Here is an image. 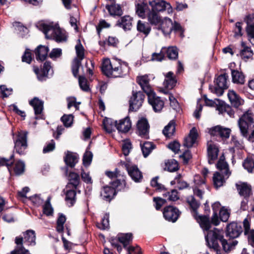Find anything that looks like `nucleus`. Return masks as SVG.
<instances>
[{"instance_id": "nucleus-51", "label": "nucleus", "mask_w": 254, "mask_h": 254, "mask_svg": "<svg viewBox=\"0 0 254 254\" xmlns=\"http://www.w3.org/2000/svg\"><path fill=\"white\" fill-rule=\"evenodd\" d=\"M187 201L189 204L190 208L195 212L199 207L200 203L195 200L193 196H189L187 198Z\"/></svg>"}, {"instance_id": "nucleus-56", "label": "nucleus", "mask_w": 254, "mask_h": 254, "mask_svg": "<svg viewBox=\"0 0 254 254\" xmlns=\"http://www.w3.org/2000/svg\"><path fill=\"white\" fill-rule=\"evenodd\" d=\"M243 165L249 172H252L254 168V161L253 159L247 158L244 160Z\"/></svg>"}, {"instance_id": "nucleus-52", "label": "nucleus", "mask_w": 254, "mask_h": 254, "mask_svg": "<svg viewBox=\"0 0 254 254\" xmlns=\"http://www.w3.org/2000/svg\"><path fill=\"white\" fill-rule=\"evenodd\" d=\"M66 221V218L63 214H60L57 221V231L59 233H62L64 230V225Z\"/></svg>"}, {"instance_id": "nucleus-9", "label": "nucleus", "mask_w": 254, "mask_h": 254, "mask_svg": "<svg viewBox=\"0 0 254 254\" xmlns=\"http://www.w3.org/2000/svg\"><path fill=\"white\" fill-rule=\"evenodd\" d=\"M144 99V95L141 91H132V95L129 100V109L132 111H136L142 106Z\"/></svg>"}, {"instance_id": "nucleus-50", "label": "nucleus", "mask_w": 254, "mask_h": 254, "mask_svg": "<svg viewBox=\"0 0 254 254\" xmlns=\"http://www.w3.org/2000/svg\"><path fill=\"white\" fill-rule=\"evenodd\" d=\"M164 51L166 52L167 56L169 59L175 60L178 58V52L176 47H170L167 50L165 48V51Z\"/></svg>"}, {"instance_id": "nucleus-57", "label": "nucleus", "mask_w": 254, "mask_h": 254, "mask_svg": "<svg viewBox=\"0 0 254 254\" xmlns=\"http://www.w3.org/2000/svg\"><path fill=\"white\" fill-rule=\"evenodd\" d=\"M131 148V143L129 140L124 141L122 144V151L125 156H127L129 154Z\"/></svg>"}, {"instance_id": "nucleus-39", "label": "nucleus", "mask_w": 254, "mask_h": 254, "mask_svg": "<svg viewBox=\"0 0 254 254\" xmlns=\"http://www.w3.org/2000/svg\"><path fill=\"white\" fill-rule=\"evenodd\" d=\"M242 49L241 50L240 55L241 57L244 60H248L253 56V53L251 48L246 46L244 42L241 43Z\"/></svg>"}, {"instance_id": "nucleus-2", "label": "nucleus", "mask_w": 254, "mask_h": 254, "mask_svg": "<svg viewBox=\"0 0 254 254\" xmlns=\"http://www.w3.org/2000/svg\"><path fill=\"white\" fill-rule=\"evenodd\" d=\"M37 27L44 33L47 39H55L57 42H64L67 40L65 31L60 28L58 24L40 22Z\"/></svg>"}, {"instance_id": "nucleus-13", "label": "nucleus", "mask_w": 254, "mask_h": 254, "mask_svg": "<svg viewBox=\"0 0 254 254\" xmlns=\"http://www.w3.org/2000/svg\"><path fill=\"white\" fill-rule=\"evenodd\" d=\"M120 182L117 181L112 183V187L105 186L101 191V196L102 198L106 201H110L116 194V190L114 187H118Z\"/></svg>"}, {"instance_id": "nucleus-7", "label": "nucleus", "mask_w": 254, "mask_h": 254, "mask_svg": "<svg viewBox=\"0 0 254 254\" xmlns=\"http://www.w3.org/2000/svg\"><path fill=\"white\" fill-rule=\"evenodd\" d=\"M253 123V115L251 113H246L239 119L238 126L243 136H247L249 126Z\"/></svg>"}, {"instance_id": "nucleus-43", "label": "nucleus", "mask_w": 254, "mask_h": 254, "mask_svg": "<svg viewBox=\"0 0 254 254\" xmlns=\"http://www.w3.org/2000/svg\"><path fill=\"white\" fill-rule=\"evenodd\" d=\"M141 150L144 157H147L151 152L154 149V144L151 142H145L141 144Z\"/></svg>"}, {"instance_id": "nucleus-22", "label": "nucleus", "mask_w": 254, "mask_h": 254, "mask_svg": "<svg viewBox=\"0 0 254 254\" xmlns=\"http://www.w3.org/2000/svg\"><path fill=\"white\" fill-rule=\"evenodd\" d=\"M29 104L34 109L35 114L37 116L36 119L39 118L43 110V102L37 97H34L29 101Z\"/></svg>"}, {"instance_id": "nucleus-35", "label": "nucleus", "mask_w": 254, "mask_h": 254, "mask_svg": "<svg viewBox=\"0 0 254 254\" xmlns=\"http://www.w3.org/2000/svg\"><path fill=\"white\" fill-rule=\"evenodd\" d=\"M231 74L232 81L237 84H243L245 82V77L244 74L237 70H232Z\"/></svg>"}, {"instance_id": "nucleus-59", "label": "nucleus", "mask_w": 254, "mask_h": 254, "mask_svg": "<svg viewBox=\"0 0 254 254\" xmlns=\"http://www.w3.org/2000/svg\"><path fill=\"white\" fill-rule=\"evenodd\" d=\"M158 177H156L151 181V185L152 187L155 188L156 190L161 191L165 190V188L164 185L158 182Z\"/></svg>"}, {"instance_id": "nucleus-3", "label": "nucleus", "mask_w": 254, "mask_h": 254, "mask_svg": "<svg viewBox=\"0 0 254 254\" xmlns=\"http://www.w3.org/2000/svg\"><path fill=\"white\" fill-rule=\"evenodd\" d=\"M120 65V60L113 59L112 61L109 59H105L103 61L102 71L109 77L116 78L118 75V66Z\"/></svg>"}, {"instance_id": "nucleus-53", "label": "nucleus", "mask_w": 254, "mask_h": 254, "mask_svg": "<svg viewBox=\"0 0 254 254\" xmlns=\"http://www.w3.org/2000/svg\"><path fill=\"white\" fill-rule=\"evenodd\" d=\"M43 213L47 216L52 215L53 213V209L50 203V197H48L45 204L43 205Z\"/></svg>"}, {"instance_id": "nucleus-41", "label": "nucleus", "mask_w": 254, "mask_h": 254, "mask_svg": "<svg viewBox=\"0 0 254 254\" xmlns=\"http://www.w3.org/2000/svg\"><path fill=\"white\" fill-rule=\"evenodd\" d=\"M68 180L69 184L66 186V189L70 188V186L72 185L73 188L76 189L79 183V176L78 174L74 172H70L68 175Z\"/></svg>"}, {"instance_id": "nucleus-28", "label": "nucleus", "mask_w": 254, "mask_h": 254, "mask_svg": "<svg viewBox=\"0 0 254 254\" xmlns=\"http://www.w3.org/2000/svg\"><path fill=\"white\" fill-rule=\"evenodd\" d=\"M24 239L23 242L26 243L27 245L34 246L36 244V235L35 231L32 230H28L23 233ZM22 238V237H21ZM22 239H23L22 238Z\"/></svg>"}, {"instance_id": "nucleus-64", "label": "nucleus", "mask_w": 254, "mask_h": 254, "mask_svg": "<svg viewBox=\"0 0 254 254\" xmlns=\"http://www.w3.org/2000/svg\"><path fill=\"white\" fill-rule=\"evenodd\" d=\"M165 48L164 47L162 49L161 51L159 53H154L152 55V61H161L164 58V51Z\"/></svg>"}, {"instance_id": "nucleus-4", "label": "nucleus", "mask_w": 254, "mask_h": 254, "mask_svg": "<svg viewBox=\"0 0 254 254\" xmlns=\"http://www.w3.org/2000/svg\"><path fill=\"white\" fill-rule=\"evenodd\" d=\"M27 131L21 130L14 139L15 150L20 155L24 154V150L27 147Z\"/></svg>"}, {"instance_id": "nucleus-61", "label": "nucleus", "mask_w": 254, "mask_h": 254, "mask_svg": "<svg viewBox=\"0 0 254 254\" xmlns=\"http://www.w3.org/2000/svg\"><path fill=\"white\" fill-rule=\"evenodd\" d=\"M220 218L223 222H226L230 216V211L228 209L222 208L219 211Z\"/></svg>"}, {"instance_id": "nucleus-46", "label": "nucleus", "mask_w": 254, "mask_h": 254, "mask_svg": "<svg viewBox=\"0 0 254 254\" xmlns=\"http://www.w3.org/2000/svg\"><path fill=\"white\" fill-rule=\"evenodd\" d=\"M14 173L16 175H20L23 173L25 170V164L23 162L18 161L14 164L13 166Z\"/></svg>"}, {"instance_id": "nucleus-12", "label": "nucleus", "mask_w": 254, "mask_h": 254, "mask_svg": "<svg viewBox=\"0 0 254 254\" xmlns=\"http://www.w3.org/2000/svg\"><path fill=\"white\" fill-rule=\"evenodd\" d=\"M181 212L176 207L168 206L164 208L163 215L165 219L168 221L175 222L178 219Z\"/></svg>"}, {"instance_id": "nucleus-33", "label": "nucleus", "mask_w": 254, "mask_h": 254, "mask_svg": "<svg viewBox=\"0 0 254 254\" xmlns=\"http://www.w3.org/2000/svg\"><path fill=\"white\" fill-rule=\"evenodd\" d=\"M106 8L108 10L110 14L112 16H120L123 14L121 6L115 3L110 5L107 4Z\"/></svg>"}, {"instance_id": "nucleus-11", "label": "nucleus", "mask_w": 254, "mask_h": 254, "mask_svg": "<svg viewBox=\"0 0 254 254\" xmlns=\"http://www.w3.org/2000/svg\"><path fill=\"white\" fill-rule=\"evenodd\" d=\"M242 232L241 224L233 222L227 225L226 235L227 237L233 239L238 238Z\"/></svg>"}, {"instance_id": "nucleus-62", "label": "nucleus", "mask_w": 254, "mask_h": 254, "mask_svg": "<svg viewBox=\"0 0 254 254\" xmlns=\"http://www.w3.org/2000/svg\"><path fill=\"white\" fill-rule=\"evenodd\" d=\"M67 108L70 109L72 107H74L76 110H78L79 108V105L80 104V102H77L76 101V98L73 97H68L67 98Z\"/></svg>"}, {"instance_id": "nucleus-48", "label": "nucleus", "mask_w": 254, "mask_h": 254, "mask_svg": "<svg viewBox=\"0 0 254 254\" xmlns=\"http://www.w3.org/2000/svg\"><path fill=\"white\" fill-rule=\"evenodd\" d=\"M78 82L82 90L85 92H89L90 91L88 81L85 77L79 76L78 77Z\"/></svg>"}, {"instance_id": "nucleus-37", "label": "nucleus", "mask_w": 254, "mask_h": 254, "mask_svg": "<svg viewBox=\"0 0 254 254\" xmlns=\"http://www.w3.org/2000/svg\"><path fill=\"white\" fill-rule=\"evenodd\" d=\"M72 190L66 189L65 192V201L69 206H71L75 202L76 191L74 188Z\"/></svg>"}, {"instance_id": "nucleus-8", "label": "nucleus", "mask_w": 254, "mask_h": 254, "mask_svg": "<svg viewBox=\"0 0 254 254\" xmlns=\"http://www.w3.org/2000/svg\"><path fill=\"white\" fill-rule=\"evenodd\" d=\"M149 4L154 11H162L167 10L168 13L173 12V8L170 3L164 0H152Z\"/></svg>"}, {"instance_id": "nucleus-30", "label": "nucleus", "mask_w": 254, "mask_h": 254, "mask_svg": "<svg viewBox=\"0 0 254 254\" xmlns=\"http://www.w3.org/2000/svg\"><path fill=\"white\" fill-rule=\"evenodd\" d=\"M23 239L21 237H16L15 243L17 246L15 249L11 252L10 254H30L29 251L22 246Z\"/></svg>"}, {"instance_id": "nucleus-54", "label": "nucleus", "mask_w": 254, "mask_h": 254, "mask_svg": "<svg viewBox=\"0 0 254 254\" xmlns=\"http://www.w3.org/2000/svg\"><path fill=\"white\" fill-rule=\"evenodd\" d=\"M61 121L66 127H70L73 121V116L72 114L64 115L61 118Z\"/></svg>"}, {"instance_id": "nucleus-45", "label": "nucleus", "mask_w": 254, "mask_h": 254, "mask_svg": "<svg viewBox=\"0 0 254 254\" xmlns=\"http://www.w3.org/2000/svg\"><path fill=\"white\" fill-rule=\"evenodd\" d=\"M147 12V5L144 3H138L136 5V13L142 18L145 17L146 13Z\"/></svg>"}, {"instance_id": "nucleus-63", "label": "nucleus", "mask_w": 254, "mask_h": 254, "mask_svg": "<svg viewBox=\"0 0 254 254\" xmlns=\"http://www.w3.org/2000/svg\"><path fill=\"white\" fill-rule=\"evenodd\" d=\"M92 157V153L90 151H86L84 153L83 157V163L84 166H88L90 164Z\"/></svg>"}, {"instance_id": "nucleus-31", "label": "nucleus", "mask_w": 254, "mask_h": 254, "mask_svg": "<svg viewBox=\"0 0 254 254\" xmlns=\"http://www.w3.org/2000/svg\"><path fill=\"white\" fill-rule=\"evenodd\" d=\"M65 164L69 167L72 168L78 161V157L76 154L67 152L64 158Z\"/></svg>"}, {"instance_id": "nucleus-25", "label": "nucleus", "mask_w": 254, "mask_h": 254, "mask_svg": "<svg viewBox=\"0 0 254 254\" xmlns=\"http://www.w3.org/2000/svg\"><path fill=\"white\" fill-rule=\"evenodd\" d=\"M131 127V123L129 117H127L120 120L117 125V129L122 132H127Z\"/></svg>"}, {"instance_id": "nucleus-24", "label": "nucleus", "mask_w": 254, "mask_h": 254, "mask_svg": "<svg viewBox=\"0 0 254 254\" xmlns=\"http://www.w3.org/2000/svg\"><path fill=\"white\" fill-rule=\"evenodd\" d=\"M228 97L232 105L235 108L239 107L244 103V100L234 90H229Z\"/></svg>"}, {"instance_id": "nucleus-42", "label": "nucleus", "mask_w": 254, "mask_h": 254, "mask_svg": "<svg viewBox=\"0 0 254 254\" xmlns=\"http://www.w3.org/2000/svg\"><path fill=\"white\" fill-rule=\"evenodd\" d=\"M137 30L138 32L143 33L146 36L150 33L151 27L148 23L139 20L137 24Z\"/></svg>"}, {"instance_id": "nucleus-6", "label": "nucleus", "mask_w": 254, "mask_h": 254, "mask_svg": "<svg viewBox=\"0 0 254 254\" xmlns=\"http://www.w3.org/2000/svg\"><path fill=\"white\" fill-rule=\"evenodd\" d=\"M228 77V76L226 73L218 76L215 81V86L210 88L211 91L215 93L217 96L222 95L224 93V90L228 88L227 82Z\"/></svg>"}, {"instance_id": "nucleus-1", "label": "nucleus", "mask_w": 254, "mask_h": 254, "mask_svg": "<svg viewBox=\"0 0 254 254\" xmlns=\"http://www.w3.org/2000/svg\"><path fill=\"white\" fill-rule=\"evenodd\" d=\"M219 206L220 203L218 202L215 203L212 205L214 212L211 219V222L210 221L209 217L207 216L200 215L196 217V219L202 229L207 232V234H205V236L207 246L216 251L217 254H221L218 242L221 243L223 250L227 253L233 249L238 244L237 240L227 241L223 239V233L221 230L216 228H214L213 230H209L211 223L215 226L219 224L220 221L217 214V210L215 209V207H218Z\"/></svg>"}, {"instance_id": "nucleus-60", "label": "nucleus", "mask_w": 254, "mask_h": 254, "mask_svg": "<svg viewBox=\"0 0 254 254\" xmlns=\"http://www.w3.org/2000/svg\"><path fill=\"white\" fill-rule=\"evenodd\" d=\"M12 92V88H7L4 85L0 86V94L2 98L7 97L9 95L11 94Z\"/></svg>"}, {"instance_id": "nucleus-34", "label": "nucleus", "mask_w": 254, "mask_h": 254, "mask_svg": "<svg viewBox=\"0 0 254 254\" xmlns=\"http://www.w3.org/2000/svg\"><path fill=\"white\" fill-rule=\"evenodd\" d=\"M103 124L105 130L108 133H111L115 130V128H117L118 123L112 119L106 118L104 119Z\"/></svg>"}, {"instance_id": "nucleus-5", "label": "nucleus", "mask_w": 254, "mask_h": 254, "mask_svg": "<svg viewBox=\"0 0 254 254\" xmlns=\"http://www.w3.org/2000/svg\"><path fill=\"white\" fill-rule=\"evenodd\" d=\"M131 241L132 234L127 233L119 235L118 238H112L110 240V242L112 246L117 248L119 253H121L122 250V248L120 245L119 243H122L124 245V248H126L127 246L130 242H131Z\"/></svg>"}, {"instance_id": "nucleus-18", "label": "nucleus", "mask_w": 254, "mask_h": 254, "mask_svg": "<svg viewBox=\"0 0 254 254\" xmlns=\"http://www.w3.org/2000/svg\"><path fill=\"white\" fill-rule=\"evenodd\" d=\"M219 149L218 147L212 141L208 142L207 153L208 156V162L212 164L213 161L217 158Z\"/></svg>"}, {"instance_id": "nucleus-32", "label": "nucleus", "mask_w": 254, "mask_h": 254, "mask_svg": "<svg viewBox=\"0 0 254 254\" xmlns=\"http://www.w3.org/2000/svg\"><path fill=\"white\" fill-rule=\"evenodd\" d=\"M228 178L225 174H221L220 172H215L213 177V182L214 187L218 189L223 185L225 180Z\"/></svg>"}, {"instance_id": "nucleus-26", "label": "nucleus", "mask_w": 254, "mask_h": 254, "mask_svg": "<svg viewBox=\"0 0 254 254\" xmlns=\"http://www.w3.org/2000/svg\"><path fill=\"white\" fill-rule=\"evenodd\" d=\"M132 18L128 15L124 16L118 20L117 25L125 31L129 30L132 27Z\"/></svg>"}, {"instance_id": "nucleus-14", "label": "nucleus", "mask_w": 254, "mask_h": 254, "mask_svg": "<svg viewBox=\"0 0 254 254\" xmlns=\"http://www.w3.org/2000/svg\"><path fill=\"white\" fill-rule=\"evenodd\" d=\"M136 127L137 133L139 136L144 138H148L149 126L146 119H139L137 121Z\"/></svg>"}, {"instance_id": "nucleus-15", "label": "nucleus", "mask_w": 254, "mask_h": 254, "mask_svg": "<svg viewBox=\"0 0 254 254\" xmlns=\"http://www.w3.org/2000/svg\"><path fill=\"white\" fill-rule=\"evenodd\" d=\"M147 96L148 102L152 106L154 111L156 112H160L164 106V102L159 97L156 96L154 92Z\"/></svg>"}, {"instance_id": "nucleus-36", "label": "nucleus", "mask_w": 254, "mask_h": 254, "mask_svg": "<svg viewBox=\"0 0 254 254\" xmlns=\"http://www.w3.org/2000/svg\"><path fill=\"white\" fill-rule=\"evenodd\" d=\"M129 70L128 64L120 60V65L118 66V75L116 77H123L127 75Z\"/></svg>"}, {"instance_id": "nucleus-17", "label": "nucleus", "mask_w": 254, "mask_h": 254, "mask_svg": "<svg viewBox=\"0 0 254 254\" xmlns=\"http://www.w3.org/2000/svg\"><path fill=\"white\" fill-rule=\"evenodd\" d=\"M136 81L147 95L153 92L150 85V79L148 75H144L138 76L136 78Z\"/></svg>"}, {"instance_id": "nucleus-21", "label": "nucleus", "mask_w": 254, "mask_h": 254, "mask_svg": "<svg viewBox=\"0 0 254 254\" xmlns=\"http://www.w3.org/2000/svg\"><path fill=\"white\" fill-rule=\"evenodd\" d=\"M210 133L213 135H219L222 138H227L229 137L231 130L228 128H223L217 126L210 129Z\"/></svg>"}, {"instance_id": "nucleus-40", "label": "nucleus", "mask_w": 254, "mask_h": 254, "mask_svg": "<svg viewBox=\"0 0 254 254\" xmlns=\"http://www.w3.org/2000/svg\"><path fill=\"white\" fill-rule=\"evenodd\" d=\"M217 168L220 171L221 174H225L227 178L229 177L230 172L228 169V165L223 159H220L217 164Z\"/></svg>"}, {"instance_id": "nucleus-27", "label": "nucleus", "mask_w": 254, "mask_h": 254, "mask_svg": "<svg viewBox=\"0 0 254 254\" xmlns=\"http://www.w3.org/2000/svg\"><path fill=\"white\" fill-rule=\"evenodd\" d=\"M165 77L163 84L164 87L169 90L173 89L175 86L177 80L174 75V73L172 71H169L166 74H164Z\"/></svg>"}, {"instance_id": "nucleus-47", "label": "nucleus", "mask_w": 254, "mask_h": 254, "mask_svg": "<svg viewBox=\"0 0 254 254\" xmlns=\"http://www.w3.org/2000/svg\"><path fill=\"white\" fill-rule=\"evenodd\" d=\"M77 44L75 47L76 54L78 60H82L84 58V49L80 43V40H77Z\"/></svg>"}, {"instance_id": "nucleus-10", "label": "nucleus", "mask_w": 254, "mask_h": 254, "mask_svg": "<svg viewBox=\"0 0 254 254\" xmlns=\"http://www.w3.org/2000/svg\"><path fill=\"white\" fill-rule=\"evenodd\" d=\"M124 165L132 180L135 182H139L141 181L143 178L142 174L136 165L129 163H126Z\"/></svg>"}, {"instance_id": "nucleus-44", "label": "nucleus", "mask_w": 254, "mask_h": 254, "mask_svg": "<svg viewBox=\"0 0 254 254\" xmlns=\"http://www.w3.org/2000/svg\"><path fill=\"white\" fill-rule=\"evenodd\" d=\"M175 131V123L171 121L169 123L164 127L163 130V133L164 135L167 137H170L173 135Z\"/></svg>"}, {"instance_id": "nucleus-49", "label": "nucleus", "mask_w": 254, "mask_h": 254, "mask_svg": "<svg viewBox=\"0 0 254 254\" xmlns=\"http://www.w3.org/2000/svg\"><path fill=\"white\" fill-rule=\"evenodd\" d=\"M166 168L169 172H175L179 169L178 162L175 159L169 160L166 163Z\"/></svg>"}, {"instance_id": "nucleus-19", "label": "nucleus", "mask_w": 254, "mask_h": 254, "mask_svg": "<svg viewBox=\"0 0 254 254\" xmlns=\"http://www.w3.org/2000/svg\"><path fill=\"white\" fill-rule=\"evenodd\" d=\"M159 24L158 28L161 29L165 35H169L173 31V22L170 18L165 17Z\"/></svg>"}, {"instance_id": "nucleus-29", "label": "nucleus", "mask_w": 254, "mask_h": 254, "mask_svg": "<svg viewBox=\"0 0 254 254\" xmlns=\"http://www.w3.org/2000/svg\"><path fill=\"white\" fill-rule=\"evenodd\" d=\"M49 48L45 46L40 45L35 50V53L37 60L43 61L48 55Z\"/></svg>"}, {"instance_id": "nucleus-38", "label": "nucleus", "mask_w": 254, "mask_h": 254, "mask_svg": "<svg viewBox=\"0 0 254 254\" xmlns=\"http://www.w3.org/2000/svg\"><path fill=\"white\" fill-rule=\"evenodd\" d=\"M147 15L148 21L151 24L157 25L160 23L161 17L156 11L152 10L149 11Z\"/></svg>"}, {"instance_id": "nucleus-20", "label": "nucleus", "mask_w": 254, "mask_h": 254, "mask_svg": "<svg viewBox=\"0 0 254 254\" xmlns=\"http://www.w3.org/2000/svg\"><path fill=\"white\" fill-rule=\"evenodd\" d=\"M236 188L239 194L244 198H249L252 194V187L246 183L237 184Z\"/></svg>"}, {"instance_id": "nucleus-58", "label": "nucleus", "mask_w": 254, "mask_h": 254, "mask_svg": "<svg viewBox=\"0 0 254 254\" xmlns=\"http://www.w3.org/2000/svg\"><path fill=\"white\" fill-rule=\"evenodd\" d=\"M181 175L180 174L178 175L175 178L174 183L177 184V188L180 190L185 189L188 187V185L187 182L182 180L181 179Z\"/></svg>"}, {"instance_id": "nucleus-23", "label": "nucleus", "mask_w": 254, "mask_h": 254, "mask_svg": "<svg viewBox=\"0 0 254 254\" xmlns=\"http://www.w3.org/2000/svg\"><path fill=\"white\" fill-rule=\"evenodd\" d=\"M197 136L198 134L195 127L192 128L189 135L184 140V146L187 148L191 147L195 143Z\"/></svg>"}, {"instance_id": "nucleus-16", "label": "nucleus", "mask_w": 254, "mask_h": 254, "mask_svg": "<svg viewBox=\"0 0 254 254\" xmlns=\"http://www.w3.org/2000/svg\"><path fill=\"white\" fill-rule=\"evenodd\" d=\"M51 69V63L49 62H46L43 65V68L40 70L38 67L34 66V71L40 81H44L47 79Z\"/></svg>"}, {"instance_id": "nucleus-55", "label": "nucleus", "mask_w": 254, "mask_h": 254, "mask_svg": "<svg viewBox=\"0 0 254 254\" xmlns=\"http://www.w3.org/2000/svg\"><path fill=\"white\" fill-rule=\"evenodd\" d=\"M81 61L78 60V58H75L72 64V72L73 75L76 77L78 75L79 68L81 65Z\"/></svg>"}]
</instances>
